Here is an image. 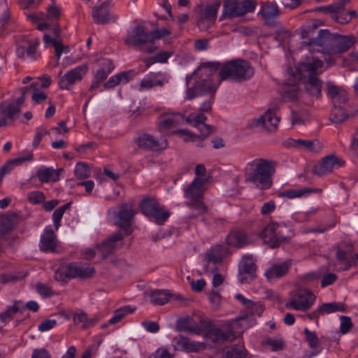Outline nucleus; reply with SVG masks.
<instances>
[{"mask_svg":"<svg viewBox=\"0 0 358 358\" xmlns=\"http://www.w3.org/2000/svg\"><path fill=\"white\" fill-rule=\"evenodd\" d=\"M54 278L57 281L62 282H66V279H69L66 266L57 269L55 272Z\"/></svg>","mask_w":358,"mask_h":358,"instance_id":"obj_63","label":"nucleus"},{"mask_svg":"<svg viewBox=\"0 0 358 358\" xmlns=\"http://www.w3.org/2000/svg\"><path fill=\"white\" fill-rule=\"evenodd\" d=\"M33 159V154L31 152H28L25 156L20 157L15 159H10L8 161L1 169L6 172V173L11 171L13 169V166L15 165L20 164L25 162L31 161Z\"/></svg>","mask_w":358,"mask_h":358,"instance_id":"obj_42","label":"nucleus"},{"mask_svg":"<svg viewBox=\"0 0 358 358\" xmlns=\"http://www.w3.org/2000/svg\"><path fill=\"white\" fill-rule=\"evenodd\" d=\"M38 84L37 83H32L30 85V87L33 90L31 98L36 103H41L42 101L46 100L47 99V94L45 93L39 92L38 90Z\"/></svg>","mask_w":358,"mask_h":358,"instance_id":"obj_49","label":"nucleus"},{"mask_svg":"<svg viewBox=\"0 0 358 358\" xmlns=\"http://www.w3.org/2000/svg\"><path fill=\"white\" fill-rule=\"evenodd\" d=\"M207 341H211L215 344H222L227 341H233L236 335L231 331L224 332L220 329L213 328L209 329L205 335Z\"/></svg>","mask_w":358,"mask_h":358,"instance_id":"obj_24","label":"nucleus"},{"mask_svg":"<svg viewBox=\"0 0 358 358\" xmlns=\"http://www.w3.org/2000/svg\"><path fill=\"white\" fill-rule=\"evenodd\" d=\"M62 169H54L52 167H47L39 169L36 176L41 182H56L59 180L60 172Z\"/></svg>","mask_w":358,"mask_h":358,"instance_id":"obj_30","label":"nucleus"},{"mask_svg":"<svg viewBox=\"0 0 358 358\" xmlns=\"http://www.w3.org/2000/svg\"><path fill=\"white\" fill-rule=\"evenodd\" d=\"M136 211L132 206L129 203H124L120 206V210L117 213V220L116 225L123 229L127 236L132 233L131 225L134 220Z\"/></svg>","mask_w":358,"mask_h":358,"instance_id":"obj_14","label":"nucleus"},{"mask_svg":"<svg viewBox=\"0 0 358 358\" xmlns=\"http://www.w3.org/2000/svg\"><path fill=\"white\" fill-rule=\"evenodd\" d=\"M22 44L16 48V55L19 58L24 59L25 57H29L34 60L36 59V53L39 44V41L28 40L25 36L22 37Z\"/></svg>","mask_w":358,"mask_h":358,"instance_id":"obj_20","label":"nucleus"},{"mask_svg":"<svg viewBox=\"0 0 358 358\" xmlns=\"http://www.w3.org/2000/svg\"><path fill=\"white\" fill-rule=\"evenodd\" d=\"M280 14V9L275 2H264L262 3L261 9L258 15L262 17L264 24L270 27H275L276 19Z\"/></svg>","mask_w":358,"mask_h":358,"instance_id":"obj_15","label":"nucleus"},{"mask_svg":"<svg viewBox=\"0 0 358 358\" xmlns=\"http://www.w3.org/2000/svg\"><path fill=\"white\" fill-rule=\"evenodd\" d=\"M345 310V306L342 303H323L318 308V311L321 315L329 314L336 311L344 312Z\"/></svg>","mask_w":358,"mask_h":358,"instance_id":"obj_41","label":"nucleus"},{"mask_svg":"<svg viewBox=\"0 0 358 358\" xmlns=\"http://www.w3.org/2000/svg\"><path fill=\"white\" fill-rule=\"evenodd\" d=\"M240 1L237 0H225L223 3L222 17L233 19L243 16Z\"/></svg>","mask_w":358,"mask_h":358,"instance_id":"obj_29","label":"nucleus"},{"mask_svg":"<svg viewBox=\"0 0 358 358\" xmlns=\"http://www.w3.org/2000/svg\"><path fill=\"white\" fill-rule=\"evenodd\" d=\"M304 334L310 348H314L319 345L320 342L315 332L310 331L308 329L306 328L304 330Z\"/></svg>","mask_w":358,"mask_h":358,"instance_id":"obj_57","label":"nucleus"},{"mask_svg":"<svg viewBox=\"0 0 358 358\" xmlns=\"http://www.w3.org/2000/svg\"><path fill=\"white\" fill-rule=\"evenodd\" d=\"M301 91L297 87L292 86L285 92V96L289 100L294 101L301 96Z\"/></svg>","mask_w":358,"mask_h":358,"instance_id":"obj_60","label":"nucleus"},{"mask_svg":"<svg viewBox=\"0 0 358 358\" xmlns=\"http://www.w3.org/2000/svg\"><path fill=\"white\" fill-rule=\"evenodd\" d=\"M199 130L201 131V136H198L202 140L207 138L211 133L215 131V128L212 127L211 125L206 124L203 123L201 125L197 127Z\"/></svg>","mask_w":358,"mask_h":358,"instance_id":"obj_62","label":"nucleus"},{"mask_svg":"<svg viewBox=\"0 0 358 358\" xmlns=\"http://www.w3.org/2000/svg\"><path fill=\"white\" fill-rule=\"evenodd\" d=\"M317 189L304 187L300 189H291L280 192L278 194L280 197H287L288 199H294L301 197L304 195L317 192Z\"/></svg>","mask_w":358,"mask_h":358,"instance_id":"obj_36","label":"nucleus"},{"mask_svg":"<svg viewBox=\"0 0 358 358\" xmlns=\"http://www.w3.org/2000/svg\"><path fill=\"white\" fill-rule=\"evenodd\" d=\"M292 263V261L289 259L280 264H273L268 270L266 271V278L268 280L272 281L285 275L287 273Z\"/></svg>","mask_w":358,"mask_h":358,"instance_id":"obj_25","label":"nucleus"},{"mask_svg":"<svg viewBox=\"0 0 358 358\" xmlns=\"http://www.w3.org/2000/svg\"><path fill=\"white\" fill-rule=\"evenodd\" d=\"M305 115L303 111L292 110L290 120L292 126L301 125L304 122Z\"/></svg>","mask_w":358,"mask_h":358,"instance_id":"obj_51","label":"nucleus"},{"mask_svg":"<svg viewBox=\"0 0 358 358\" xmlns=\"http://www.w3.org/2000/svg\"><path fill=\"white\" fill-rule=\"evenodd\" d=\"M332 18L337 22L345 24L351 20V17L347 12L344 11L343 8L332 16Z\"/></svg>","mask_w":358,"mask_h":358,"instance_id":"obj_52","label":"nucleus"},{"mask_svg":"<svg viewBox=\"0 0 358 358\" xmlns=\"http://www.w3.org/2000/svg\"><path fill=\"white\" fill-rule=\"evenodd\" d=\"M124 236L121 232H116L96 246V252L103 259H106L115 250L123 245Z\"/></svg>","mask_w":358,"mask_h":358,"instance_id":"obj_10","label":"nucleus"},{"mask_svg":"<svg viewBox=\"0 0 358 358\" xmlns=\"http://www.w3.org/2000/svg\"><path fill=\"white\" fill-rule=\"evenodd\" d=\"M0 127L12 124L21 113V109L17 105L2 102L0 103Z\"/></svg>","mask_w":358,"mask_h":358,"instance_id":"obj_18","label":"nucleus"},{"mask_svg":"<svg viewBox=\"0 0 358 358\" xmlns=\"http://www.w3.org/2000/svg\"><path fill=\"white\" fill-rule=\"evenodd\" d=\"M66 268L69 278L86 279L92 277L95 273L94 267L78 263L69 264Z\"/></svg>","mask_w":358,"mask_h":358,"instance_id":"obj_22","label":"nucleus"},{"mask_svg":"<svg viewBox=\"0 0 358 358\" xmlns=\"http://www.w3.org/2000/svg\"><path fill=\"white\" fill-rule=\"evenodd\" d=\"M20 301H16L13 303L12 306L0 313V330L6 325L9 320L13 319L14 315L20 311Z\"/></svg>","mask_w":358,"mask_h":358,"instance_id":"obj_35","label":"nucleus"},{"mask_svg":"<svg viewBox=\"0 0 358 358\" xmlns=\"http://www.w3.org/2000/svg\"><path fill=\"white\" fill-rule=\"evenodd\" d=\"M173 134H178L181 137H183V140L185 142L195 141L197 138H199L198 136L194 135L188 129H179L173 131Z\"/></svg>","mask_w":358,"mask_h":358,"instance_id":"obj_55","label":"nucleus"},{"mask_svg":"<svg viewBox=\"0 0 358 358\" xmlns=\"http://www.w3.org/2000/svg\"><path fill=\"white\" fill-rule=\"evenodd\" d=\"M278 224L271 223L262 231V237L264 242L271 248H278L281 243L288 241L287 238L280 235V232L278 231Z\"/></svg>","mask_w":358,"mask_h":358,"instance_id":"obj_12","label":"nucleus"},{"mask_svg":"<svg viewBox=\"0 0 358 358\" xmlns=\"http://www.w3.org/2000/svg\"><path fill=\"white\" fill-rule=\"evenodd\" d=\"M36 289L38 294L44 297L50 296L53 294L50 287L41 282L36 285Z\"/></svg>","mask_w":358,"mask_h":358,"instance_id":"obj_64","label":"nucleus"},{"mask_svg":"<svg viewBox=\"0 0 358 358\" xmlns=\"http://www.w3.org/2000/svg\"><path fill=\"white\" fill-rule=\"evenodd\" d=\"M87 71V66L83 64L79 66L64 74L59 81V86L61 89L69 90V87L82 80Z\"/></svg>","mask_w":358,"mask_h":358,"instance_id":"obj_17","label":"nucleus"},{"mask_svg":"<svg viewBox=\"0 0 358 358\" xmlns=\"http://www.w3.org/2000/svg\"><path fill=\"white\" fill-rule=\"evenodd\" d=\"M28 200L33 204H38L45 201V196L42 192L34 191L28 194Z\"/></svg>","mask_w":358,"mask_h":358,"instance_id":"obj_53","label":"nucleus"},{"mask_svg":"<svg viewBox=\"0 0 358 358\" xmlns=\"http://www.w3.org/2000/svg\"><path fill=\"white\" fill-rule=\"evenodd\" d=\"M206 180L195 178L185 190V196L189 199L185 204L197 212L196 215H203L208 210L203 201L204 185Z\"/></svg>","mask_w":358,"mask_h":358,"instance_id":"obj_4","label":"nucleus"},{"mask_svg":"<svg viewBox=\"0 0 358 358\" xmlns=\"http://www.w3.org/2000/svg\"><path fill=\"white\" fill-rule=\"evenodd\" d=\"M256 265L255 260L252 255L244 257L241 262L239 268V274L242 276L243 274H248L250 280L255 277Z\"/></svg>","mask_w":358,"mask_h":358,"instance_id":"obj_32","label":"nucleus"},{"mask_svg":"<svg viewBox=\"0 0 358 358\" xmlns=\"http://www.w3.org/2000/svg\"><path fill=\"white\" fill-rule=\"evenodd\" d=\"M134 142L140 148L147 151H162L168 148V141L166 138L158 140L148 134L139 135Z\"/></svg>","mask_w":358,"mask_h":358,"instance_id":"obj_11","label":"nucleus"},{"mask_svg":"<svg viewBox=\"0 0 358 358\" xmlns=\"http://www.w3.org/2000/svg\"><path fill=\"white\" fill-rule=\"evenodd\" d=\"M245 181L254 183L261 189L272 185V176L275 173V162L264 158H257L248 163Z\"/></svg>","mask_w":358,"mask_h":358,"instance_id":"obj_1","label":"nucleus"},{"mask_svg":"<svg viewBox=\"0 0 358 358\" xmlns=\"http://www.w3.org/2000/svg\"><path fill=\"white\" fill-rule=\"evenodd\" d=\"M195 84L201 95L207 93L214 95L217 89V85L210 78L201 79Z\"/></svg>","mask_w":358,"mask_h":358,"instance_id":"obj_37","label":"nucleus"},{"mask_svg":"<svg viewBox=\"0 0 358 358\" xmlns=\"http://www.w3.org/2000/svg\"><path fill=\"white\" fill-rule=\"evenodd\" d=\"M276 107L268 108L255 121V126L260 127L264 131L274 133L277 131L280 118L275 114Z\"/></svg>","mask_w":358,"mask_h":358,"instance_id":"obj_13","label":"nucleus"},{"mask_svg":"<svg viewBox=\"0 0 358 358\" xmlns=\"http://www.w3.org/2000/svg\"><path fill=\"white\" fill-rule=\"evenodd\" d=\"M155 76L160 77L161 78L157 80H153L152 79H143L140 83V87L141 90H149L154 86L162 87L165 83H168V79L161 72L155 74Z\"/></svg>","mask_w":358,"mask_h":358,"instance_id":"obj_39","label":"nucleus"},{"mask_svg":"<svg viewBox=\"0 0 358 358\" xmlns=\"http://www.w3.org/2000/svg\"><path fill=\"white\" fill-rule=\"evenodd\" d=\"M241 10H243V15L245 14L254 11L256 6V2L253 0H244L240 1Z\"/></svg>","mask_w":358,"mask_h":358,"instance_id":"obj_61","label":"nucleus"},{"mask_svg":"<svg viewBox=\"0 0 358 358\" xmlns=\"http://www.w3.org/2000/svg\"><path fill=\"white\" fill-rule=\"evenodd\" d=\"M245 355L242 348H232L229 349L224 355V358H243Z\"/></svg>","mask_w":358,"mask_h":358,"instance_id":"obj_58","label":"nucleus"},{"mask_svg":"<svg viewBox=\"0 0 358 358\" xmlns=\"http://www.w3.org/2000/svg\"><path fill=\"white\" fill-rule=\"evenodd\" d=\"M227 254V249L222 245L212 247L206 253V259L208 262L213 264L220 263Z\"/></svg>","mask_w":358,"mask_h":358,"instance_id":"obj_31","label":"nucleus"},{"mask_svg":"<svg viewBox=\"0 0 358 358\" xmlns=\"http://www.w3.org/2000/svg\"><path fill=\"white\" fill-rule=\"evenodd\" d=\"M348 246L349 250H343L342 246H338L337 249L336 258L341 263L343 264L344 266L342 269H348L350 266L348 257L352 255L353 245L352 243H349Z\"/></svg>","mask_w":358,"mask_h":358,"instance_id":"obj_40","label":"nucleus"},{"mask_svg":"<svg viewBox=\"0 0 358 358\" xmlns=\"http://www.w3.org/2000/svg\"><path fill=\"white\" fill-rule=\"evenodd\" d=\"M306 43L311 51L320 52L323 55H335V34L328 29H320L317 37Z\"/></svg>","mask_w":358,"mask_h":358,"instance_id":"obj_7","label":"nucleus"},{"mask_svg":"<svg viewBox=\"0 0 358 358\" xmlns=\"http://www.w3.org/2000/svg\"><path fill=\"white\" fill-rule=\"evenodd\" d=\"M253 75L254 69L250 63L243 59H234L224 63L219 73L220 81L231 78L242 82L250 79Z\"/></svg>","mask_w":358,"mask_h":358,"instance_id":"obj_3","label":"nucleus"},{"mask_svg":"<svg viewBox=\"0 0 358 358\" xmlns=\"http://www.w3.org/2000/svg\"><path fill=\"white\" fill-rule=\"evenodd\" d=\"M74 173L77 178L80 180L87 178L90 176V171L87 165L82 162H79L76 164Z\"/></svg>","mask_w":358,"mask_h":358,"instance_id":"obj_48","label":"nucleus"},{"mask_svg":"<svg viewBox=\"0 0 358 358\" xmlns=\"http://www.w3.org/2000/svg\"><path fill=\"white\" fill-rule=\"evenodd\" d=\"M160 206L158 201L153 198H144L140 204L141 210L143 214L148 216Z\"/></svg>","mask_w":358,"mask_h":358,"instance_id":"obj_38","label":"nucleus"},{"mask_svg":"<svg viewBox=\"0 0 358 358\" xmlns=\"http://www.w3.org/2000/svg\"><path fill=\"white\" fill-rule=\"evenodd\" d=\"M170 31H169L166 28H162L161 29L153 30L150 32V38H151V45H154V43L156 40L161 38L164 36H168L170 34Z\"/></svg>","mask_w":358,"mask_h":358,"instance_id":"obj_59","label":"nucleus"},{"mask_svg":"<svg viewBox=\"0 0 358 358\" xmlns=\"http://www.w3.org/2000/svg\"><path fill=\"white\" fill-rule=\"evenodd\" d=\"M286 146L294 148H303L310 152H318L322 150V145L317 139L303 140L289 138L285 142Z\"/></svg>","mask_w":358,"mask_h":358,"instance_id":"obj_23","label":"nucleus"},{"mask_svg":"<svg viewBox=\"0 0 358 358\" xmlns=\"http://www.w3.org/2000/svg\"><path fill=\"white\" fill-rule=\"evenodd\" d=\"M136 74V73L134 70H129L127 71H122L117 74L116 76L120 84H125L131 80Z\"/></svg>","mask_w":358,"mask_h":358,"instance_id":"obj_56","label":"nucleus"},{"mask_svg":"<svg viewBox=\"0 0 358 358\" xmlns=\"http://www.w3.org/2000/svg\"><path fill=\"white\" fill-rule=\"evenodd\" d=\"M328 95L331 99L334 104L332 121L340 123L345 120L348 113L344 108V105L348 100L347 92L342 87L336 85L330 82L327 83Z\"/></svg>","mask_w":358,"mask_h":358,"instance_id":"obj_5","label":"nucleus"},{"mask_svg":"<svg viewBox=\"0 0 358 358\" xmlns=\"http://www.w3.org/2000/svg\"><path fill=\"white\" fill-rule=\"evenodd\" d=\"M73 320L76 324L83 323L82 328L83 329L93 326L97 322L96 318L89 319L87 315L84 313L75 315Z\"/></svg>","mask_w":358,"mask_h":358,"instance_id":"obj_46","label":"nucleus"},{"mask_svg":"<svg viewBox=\"0 0 358 358\" xmlns=\"http://www.w3.org/2000/svg\"><path fill=\"white\" fill-rule=\"evenodd\" d=\"M169 212L160 205L159 208H157V209L148 217H153L157 224H162L169 217Z\"/></svg>","mask_w":358,"mask_h":358,"instance_id":"obj_45","label":"nucleus"},{"mask_svg":"<svg viewBox=\"0 0 358 358\" xmlns=\"http://www.w3.org/2000/svg\"><path fill=\"white\" fill-rule=\"evenodd\" d=\"M323 62L320 59H314L312 62L301 63L294 75L295 82L299 79L303 82L306 92L310 96L318 98L321 94L322 82L317 76L321 72Z\"/></svg>","mask_w":358,"mask_h":358,"instance_id":"obj_2","label":"nucleus"},{"mask_svg":"<svg viewBox=\"0 0 358 358\" xmlns=\"http://www.w3.org/2000/svg\"><path fill=\"white\" fill-rule=\"evenodd\" d=\"M59 245L56 234L50 228H45L43 234L41 236L39 247L41 251L45 252H55Z\"/></svg>","mask_w":358,"mask_h":358,"instance_id":"obj_21","label":"nucleus"},{"mask_svg":"<svg viewBox=\"0 0 358 358\" xmlns=\"http://www.w3.org/2000/svg\"><path fill=\"white\" fill-rule=\"evenodd\" d=\"M248 322L245 317H241L238 319L233 320L231 322V330L235 334L236 338L239 336L242 333V329H246L248 327Z\"/></svg>","mask_w":358,"mask_h":358,"instance_id":"obj_44","label":"nucleus"},{"mask_svg":"<svg viewBox=\"0 0 358 358\" xmlns=\"http://www.w3.org/2000/svg\"><path fill=\"white\" fill-rule=\"evenodd\" d=\"M184 115L180 113H171L162 115L157 120L158 129L164 132L168 129L182 124Z\"/></svg>","mask_w":358,"mask_h":358,"instance_id":"obj_19","label":"nucleus"},{"mask_svg":"<svg viewBox=\"0 0 358 358\" xmlns=\"http://www.w3.org/2000/svg\"><path fill=\"white\" fill-rule=\"evenodd\" d=\"M134 310L135 308H131L129 306L120 308L115 311L113 317L110 319L108 322L111 324H116L120 322L127 315L133 313Z\"/></svg>","mask_w":358,"mask_h":358,"instance_id":"obj_43","label":"nucleus"},{"mask_svg":"<svg viewBox=\"0 0 358 358\" xmlns=\"http://www.w3.org/2000/svg\"><path fill=\"white\" fill-rule=\"evenodd\" d=\"M341 326H340V332L342 334H347L350 329L352 327V323L351 321V318L348 316H341Z\"/></svg>","mask_w":358,"mask_h":358,"instance_id":"obj_54","label":"nucleus"},{"mask_svg":"<svg viewBox=\"0 0 358 358\" xmlns=\"http://www.w3.org/2000/svg\"><path fill=\"white\" fill-rule=\"evenodd\" d=\"M71 203L69 202L57 208L52 214V220L55 229L57 230L60 226V221L64 212L70 208Z\"/></svg>","mask_w":358,"mask_h":358,"instance_id":"obj_47","label":"nucleus"},{"mask_svg":"<svg viewBox=\"0 0 358 358\" xmlns=\"http://www.w3.org/2000/svg\"><path fill=\"white\" fill-rule=\"evenodd\" d=\"M220 2L200 6L197 10V27L201 31H208L215 22Z\"/></svg>","mask_w":358,"mask_h":358,"instance_id":"obj_9","label":"nucleus"},{"mask_svg":"<svg viewBox=\"0 0 358 358\" xmlns=\"http://www.w3.org/2000/svg\"><path fill=\"white\" fill-rule=\"evenodd\" d=\"M124 42L127 45L138 47L139 50L146 54H151L157 49V47L151 45L150 34L142 25H137L131 33H128Z\"/></svg>","mask_w":358,"mask_h":358,"instance_id":"obj_6","label":"nucleus"},{"mask_svg":"<svg viewBox=\"0 0 358 358\" xmlns=\"http://www.w3.org/2000/svg\"><path fill=\"white\" fill-rule=\"evenodd\" d=\"M149 296L152 304L162 306L169 301L171 294L168 290L155 289L151 291Z\"/></svg>","mask_w":358,"mask_h":358,"instance_id":"obj_34","label":"nucleus"},{"mask_svg":"<svg viewBox=\"0 0 358 358\" xmlns=\"http://www.w3.org/2000/svg\"><path fill=\"white\" fill-rule=\"evenodd\" d=\"M226 243L229 246L242 248L248 243V240L244 232L233 231L227 236Z\"/></svg>","mask_w":358,"mask_h":358,"instance_id":"obj_33","label":"nucleus"},{"mask_svg":"<svg viewBox=\"0 0 358 358\" xmlns=\"http://www.w3.org/2000/svg\"><path fill=\"white\" fill-rule=\"evenodd\" d=\"M110 8V0L103 2L99 6L94 7L92 10V17L96 24H104L110 20L109 10Z\"/></svg>","mask_w":358,"mask_h":358,"instance_id":"obj_27","label":"nucleus"},{"mask_svg":"<svg viewBox=\"0 0 358 358\" xmlns=\"http://www.w3.org/2000/svg\"><path fill=\"white\" fill-rule=\"evenodd\" d=\"M315 299L312 292L306 289H299L290 294L285 307L296 310L306 311L310 308Z\"/></svg>","mask_w":358,"mask_h":358,"instance_id":"obj_8","label":"nucleus"},{"mask_svg":"<svg viewBox=\"0 0 358 358\" xmlns=\"http://www.w3.org/2000/svg\"><path fill=\"white\" fill-rule=\"evenodd\" d=\"M173 340L178 348L186 352H197L205 348L203 343L192 341L182 335L174 337Z\"/></svg>","mask_w":358,"mask_h":358,"instance_id":"obj_26","label":"nucleus"},{"mask_svg":"<svg viewBox=\"0 0 358 358\" xmlns=\"http://www.w3.org/2000/svg\"><path fill=\"white\" fill-rule=\"evenodd\" d=\"M356 41V37L353 35L335 34V54L347 52L355 44Z\"/></svg>","mask_w":358,"mask_h":358,"instance_id":"obj_28","label":"nucleus"},{"mask_svg":"<svg viewBox=\"0 0 358 358\" xmlns=\"http://www.w3.org/2000/svg\"><path fill=\"white\" fill-rule=\"evenodd\" d=\"M13 227V220L7 216L0 218V231L1 234L9 232Z\"/></svg>","mask_w":358,"mask_h":358,"instance_id":"obj_50","label":"nucleus"},{"mask_svg":"<svg viewBox=\"0 0 358 358\" xmlns=\"http://www.w3.org/2000/svg\"><path fill=\"white\" fill-rule=\"evenodd\" d=\"M343 162L334 155L323 157L321 161L313 166V173L318 176L327 175L333 171L335 166H341Z\"/></svg>","mask_w":358,"mask_h":358,"instance_id":"obj_16","label":"nucleus"}]
</instances>
